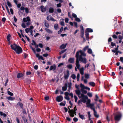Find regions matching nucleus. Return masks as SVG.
Listing matches in <instances>:
<instances>
[{"label":"nucleus","instance_id":"obj_43","mask_svg":"<svg viewBox=\"0 0 123 123\" xmlns=\"http://www.w3.org/2000/svg\"><path fill=\"white\" fill-rule=\"evenodd\" d=\"M7 4L8 6L10 7H12V6L11 3L9 2L8 1H7Z\"/></svg>","mask_w":123,"mask_h":123},{"label":"nucleus","instance_id":"obj_37","mask_svg":"<svg viewBox=\"0 0 123 123\" xmlns=\"http://www.w3.org/2000/svg\"><path fill=\"white\" fill-rule=\"evenodd\" d=\"M87 52L88 53L90 54H92V50L91 49H88Z\"/></svg>","mask_w":123,"mask_h":123},{"label":"nucleus","instance_id":"obj_6","mask_svg":"<svg viewBox=\"0 0 123 123\" xmlns=\"http://www.w3.org/2000/svg\"><path fill=\"white\" fill-rule=\"evenodd\" d=\"M78 53V57H80V56L82 57V56L85 57L86 56V54L84 52H83L82 50H80L77 51Z\"/></svg>","mask_w":123,"mask_h":123},{"label":"nucleus","instance_id":"obj_63","mask_svg":"<svg viewBox=\"0 0 123 123\" xmlns=\"http://www.w3.org/2000/svg\"><path fill=\"white\" fill-rule=\"evenodd\" d=\"M57 12L59 13H60L61 12V10L60 8L58 9H57Z\"/></svg>","mask_w":123,"mask_h":123},{"label":"nucleus","instance_id":"obj_50","mask_svg":"<svg viewBox=\"0 0 123 123\" xmlns=\"http://www.w3.org/2000/svg\"><path fill=\"white\" fill-rule=\"evenodd\" d=\"M66 104V102L65 101L64 103L61 102L60 103L59 105L61 106H65Z\"/></svg>","mask_w":123,"mask_h":123},{"label":"nucleus","instance_id":"obj_35","mask_svg":"<svg viewBox=\"0 0 123 123\" xmlns=\"http://www.w3.org/2000/svg\"><path fill=\"white\" fill-rule=\"evenodd\" d=\"M54 28L56 30H57L58 28V25L57 24H56L54 25Z\"/></svg>","mask_w":123,"mask_h":123},{"label":"nucleus","instance_id":"obj_31","mask_svg":"<svg viewBox=\"0 0 123 123\" xmlns=\"http://www.w3.org/2000/svg\"><path fill=\"white\" fill-rule=\"evenodd\" d=\"M75 57L76 58V64H75L76 67H75V70L76 71H77V68H76V67H77V52H76V53Z\"/></svg>","mask_w":123,"mask_h":123},{"label":"nucleus","instance_id":"obj_11","mask_svg":"<svg viewBox=\"0 0 123 123\" xmlns=\"http://www.w3.org/2000/svg\"><path fill=\"white\" fill-rule=\"evenodd\" d=\"M80 71V73L81 74L83 75L84 74V69L83 67H82L79 70Z\"/></svg>","mask_w":123,"mask_h":123},{"label":"nucleus","instance_id":"obj_55","mask_svg":"<svg viewBox=\"0 0 123 123\" xmlns=\"http://www.w3.org/2000/svg\"><path fill=\"white\" fill-rule=\"evenodd\" d=\"M81 33V35L80 36L81 37L83 38V37L84 36V32H80Z\"/></svg>","mask_w":123,"mask_h":123},{"label":"nucleus","instance_id":"obj_15","mask_svg":"<svg viewBox=\"0 0 123 123\" xmlns=\"http://www.w3.org/2000/svg\"><path fill=\"white\" fill-rule=\"evenodd\" d=\"M86 32H93V30L92 29L90 28H87L85 31Z\"/></svg>","mask_w":123,"mask_h":123},{"label":"nucleus","instance_id":"obj_17","mask_svg":"<svg viewBox=\"0 0 123 123\" xmlns=\"http://www.w3.org/2000/svg\"><path fill=\"white\" fill-rule=\"evenodd\" d=\"M6 98L8 100H13L15 99V98H14L12 97L11 96L7 97H6Z\"/></svg>","mask_w":123,"mask_h":123},{"label":"nucleus","instance_id":"obj_1","mask_svg":"<svg viewBox=\"0 0 123 123\" xmlns=\"http://www.w3.org/2000/svg\"><path fill=\"white\" fill-rule=\"evenodd\" d=\"M11 49L15 51L17 53L19 54L22 52V50L21 48L19 46L14 44L11 45Z\"/></svg>","mask_w":123,"mask_h":123},{"label":"nucleus","instance_id":"obj_39","mask_svg":"<svg viewBox=\"0 0 123 123\" xmlns=\"http://www.w3.org/2000/svg\"><path fill=\"white\" fill-rule=\"evenodd\" d=\"M80 86L81 87V89H85V87L84 85L81 83L80 84Z\"/></svg>","mask_w":123,"mask_h":123},{"label":"nucleus","instance_id":"obj_36","mask_svg":"<svg viewBox=\"0 0 123 123\" xmlns=\"http://www.w3.org/2000/svg\"><path fill=\"white\" fill-rule=\"evenodd\" d=\"M79 117L81 119H83L84 118V117L83 115L80 114V113H79Z\"/></svg>","mask_w":123,"mask_h":123},{"label":"nucleus","instance_id":"obj_13","mask_svg":"<svg viewBox=\"0 0 123 123\" xmlns=\"http://www.w3.org/2000/svg\"><path fill=\"white\" fill-rule=\"evenodd\" d=\"M94 116L97 118H98L99 117L98 115L97 114V112L95 111V110H94Z\"/></svg>","mask_w":123,"mask_h":123},{"label":"nucleus","instance_id":"obj_45","mask_svg":"<svg viewBox=\"0 0 123 123\" xmlns=\"http://www.w3.org/2000/svg\"><path fill=\"white\" fill-rule=\"evenodd\" d=\"M85 78L86 79H88L89 78V75L88 74H85Z\"/></svg>","mask_w":123,"mask_h":123},{"label":"nucleus","instance_id":"obj_8","mask_svg":"<svg viewBox=\"0 0 123 123\" xmlns=\"http://www.w3.org/2000/svg\"><path fill=\"white\" fill-rule=\"evenodd\" d=\"M63 99V97L62 96H57L56 98V100L58 102L62 101Z\"/></svg>","mask_w":123,"mask_h":123},{"label":"nucleus","instance_id":"obj_59","mask_svg":"<svg viewBox=\"0 0 123 123\" xmlns=\"http://www.w3.org/2000/svg\"><path fill=\"white\" fill-rule=\"evenodd\" d=\"M65 98L68 100H70V98L68 96H65Z\"/></svg>","mask_w":123,"mask_h":123},{"label":"nucleus","instance_id":"obj_34","mask_svg":"<svg viewBox=\"0 0 123 123\" xmlns=\"http://www.w3.org/2000/svg\"><path fill=\"white\" fill-rule=\"evenodd\" d=\"M84 89H81V91L82 94H86L87 93V91L86 90H85Z\"/></svg>","mask_w":123,"mask_h":123},{"label":"nucleus","instance_id":"obj_38","mask_svg":"<svg viewBox=\"0 0 123 123\" xmlns=\"http://www.w3.org/2000/svg\"><path fill=\"white\" fill-rule=\"evenodd\" d=\"M88 47L89 46H87L84 47L83 49L84 51H85L88 49Z\"/></svg>","mask_w":123,"mask_h":123},{"label":"nucleus","instance_id":"obj_61","mask_svg":"<svg viewBox=\"0 0 123 123\" xmlns=\"http://www.w3.org/2000/svg\"><path fill=\"white\" fill-rule=\"evenodd\" d=\"M65 22L66 23H68V21H69V19L68 18H65Z\"/></svg>","mask_w":123,"mask_h":123},{"label":"nucleus","instance_id":"obj_20","mask_svg":"<svg viewBox=\"0 0 123 123\" xmlns=\"http://www.w3.org/2000/svg\"><path fill=\"white\" fill-rule=\"evenodd\" d=\"M86 107H90L91 109H92V107H94V104H91L89 105H87Z\"/></svg>","mask_w":123,"mask_h":123},{"label":"nucleus","instance_id":"obj_53","mask_svg":"<svg viewBox=\"0 0 123 123\" xmlns=\"http://www.w3.org/2000/svg\"><path fill=\"white\" fill-rule=\"evenodd\" d=\"M58 7H61L62 6V4L61 3H60L58 4H57L56 5Z\"/></svg>","mask_w":123,"mask_h":123},{"label":"nucleus","instance_id":"obj_52","mask_svg":"<svg viewBox=\"0 0 123 123\" xmlns=\"http://www.w3.org/2000/svg\"><path fill=\"white\" fill-rule=\"evenodd\" d=\"M71 77L73 79H74L76 78V76L74 74H73L71 75Z\"/></svg>","mask_w":123,"mask_h":123},{"label":"nucleus","instance_id":"obj_12","mask_svg":"<svg viewBox=\"0 0 123 123\" xmlns=\"http://www.w3.org/2000/svg\"><path fill=\"white\" fill-rule=\"evenodd\" d=\"M86 37L87 40L88 41L89 40V34L88 32H86L85 31Z\"/></svg>","mask_w":123,"mask_h":123},{"label":"nucleus","instance_id":"obj_54","mask_svg":"<svg viewBox=\"0 0 123 123\" xmlns=\"http://www.w3.org/2000/svg\"><path fill=\"white\" fill-rule=\"evenodd\" d=\"M25 11L26 13H28L29 12V10L26 7L25 9Z\"/></svg>","mask_w":123,"mask_h":123},{"label":"nucleus","instance_id":"obj_21","mask_svg":"<svg viewBox=\"0 0 123 123\" xmlns=\"http://www.w3.org/2000/svg\"><path fill=\"white\" fill-rule=\"evenodd\" d=\"M72 86V83L71 82H69V83H68V91L69 92H70V90L71 89V86Z\"/></svg>","mask_w":123,"mask_h":123},{"label":"nucleus","instance_id":"obj_2","mask_svg":"<svg viewBox=\"0 0 123 123\" xmlns=\"http://www.w3.org/2000/svg\"><path fill=\"white\" fill-rule=\"evenodd\" d=\"M70 106H69L68 107V108L69 109V110L68 111V112L70 116L72 117H73L74 116V114L76 115V113L75 112L76 110V106H75V107L74 108V109L71 110L70 108H69Z\"/></svg>","mask_w":123,"mask_h":123},{"label":"nucleus","instance_id":"obj_19","mask_svg":"<svg viewBox=\"0 0 123 123\" xmlns=\"http://www.w3.org/2000/svg\"><path fill=\"white\" fill-rule=\"evenodd\" d=\"M69 24L71 26H73L74 24V26L77 27V23L76 22H74L73 23L72 22H69Z\"/></svg>","mask_w":123,"mask_h":123},{"label":"nucleus","instance_id":"obj_44","mask_svg":"<svg viewBox=\"0 0 123 123\" xmlns=\"http://www.w3.org/2000/svg\"><path fill=\"white\" fill-rule=\"evenodd\" d=\"M111 46L112 47H113L114 46H116V44L115 43H114L113 42H111V45H110V47H111Z\"/></svg>","mask_w":123,"mask_h":123},{"label":"nucleus","instance_id":"obj_22","mask_svg":"<svg viewBox=\"0 0 123 123\" xmlns=\"http://www.w3.org/2000/svg\"><path fill=\"white\" fill-rule=\"evenodd\" d=\"M89 84L91 86L94 87L95 85V83L93 82H90L89 83Z\"/></svg>","mask_w":123,"mask_h":123},{"label":"nucleus","instance_id":"obj_14","mask_svg":"<svg viewBox=\"0 0 123 123\" xmlns=\"http://www.w3.org/2000/svg\"><path fill=\"white\" fill-rule=\"evenodd\" d=\"M40 8L41 9V11L42 12H45L46 11V8L45 7H44L43 6H41Z\"/></svg>","mask_w":123,"mask_h":123},{"label":"nucleus","instance_id":"obj_25","mask_svg":"<svg viewBox=\"0 0 123 123\" xmlns=\"http://www.w3.org/2000/svg\"><path fill=\"white\" fill-rule=\"evenodd\" d=\"M45 30L49 34L52 33V32L48 28H45Z\"/></svg>","mask_w":123,"mask_h":123},{"label":"nucleus","instance_id":"obj_24","mask_svg":"<svg viewBox=\"0 0 123 123\" xmlns=\"http://www.w3.org/2000/svg\"><path fill=\"white\" fill-rule=\"evenodd\" d=\"M68 61L70 63H73L74 62V58H69L68 60Z\"/></svg>","mask_w":123,"mask_h":123},{"label":"nucleus","instance_id":"obj_58","mask_svg":"<svg viewBox=\"0 0 123 123\" xmlns=\"http://www.w3.org/2000/svg\"><path fill=\"white\" fill-rule=\"evenodd\" d=\"M112 37L114 39H117V36L115 34L113 35Z\"/></svg>","mask_w":123,"mask_h":123},{"label":"nucleus","instance_id":"obj_64","mask_svg":"<svg viewBox=\"0 0 123 123\" xmlns=\"http://www.w3.org/2000/svg\"><path fill=\"white\" fill-rule=\"evenodd\" d=\"M36 50L37 52H40L41 51V49L38 48H36Z\"/></svg>","mask_w":123,"mask_h":123},{"label":"nucleus","instance_id":"obj_47","mask_svg":"<svg viewBox=\"0 0 123 123\" xmlns=\"http://www.w3.org/2000/svg\"><path fill=\"white\" fill-rule=\"evenodd\" d=\"M11 37V35L10 34H9L7 37V39L8 41H9L10 39V37Z\"/></svg>","mask_w":123,"mask_h":123},{"label":"nucleus","instance_id":"obj_7","mask_svg":"<svg viewBox=\"0 0 123 123\" xmlns=\"http://www.w3.org/2000/svg\"><path fill=\"white\" fill-rule=\"evenodd\" d=\"M69 75V71L68 70H67L66 72L64 74V77L65 79H68Z\"/></svg>","mask_w":123,"mask_h":123},{"label":"nucleus","instance_id":"obj_46","mask_svg":"<svg viewBox=\"0 0 123 123\" xmlns=\"http://www.w3.org/2000/svg\"><path fill=\"white\" fill-rule=\"evenodd\" d=\"M67 67L69 69H71L72 68V67L71 65L70 64L67 65Z\"/></svg>","mask_w":123,"mask_h":123},{"label":"nucleus","instance_id":"obj_10","mask_svg":"<svg viewBox=\"0 0 123 123\" xmlns=\"http://www.w3.org/2000/svg\"><path fill=\"white\" fill-rule=\"evenodd\" d=\"M23 21L24 22H26L27 21H30V19L29 16H27L26 18H24L23 19Z\"/></svg>","mask_w":123,"mask_h":123},{"label":"nucleus","instance_id":"obj_41","mask_svg":"<svg viewBox=\"0 0 123 123\" xmlns=\"http://www.w3.org/2000/svg\"><path fill=\"white\" fill-rule=\"evenodd\" d=\"M25 31L26 33L29 32L30 31V29L28 28H27L25 30Z\"/></svg>","mask_w":123,"mask_h":123},{"label":"nucleus","instance_id":"obj_23","mask_svg":"<svg viewBox=\"0 0 123 123\" xmlns=\"http://www.w3.org/2000/svg\"><path fill=\"white\" fill-rule=\"evenodd\" d=\"M54 9L52 7H50L49 9V12L50 13H53L54 12Z\"/></svg>","mask_w":123,"mask_h":123},{"label":"nucleus","instance_id":"obj_16","mask_svg":"<svg viewBox=\"0 0 123 123\" xmlns=\"http://www.w3.org/2000/svg\"><path fill=\"white\" fill-rule=\"evenodd\" d=\"M56 68V67L55 65H54L53 66H51L50 67L49 70L50 71L53 69L54 70H55Z\"/></svg>","mask_w":123,"mask_h":123},{"label":"nucleus","instance_id":"obj_42","mask_svg":"<svg viewBox=\"0 0 123 123\" xmlns=\"http://www.w3.org/2000/svg\"><path fill=\"white\" fill-rule=\"evenodd\" d=\"M87 95L88 96L90 97H92V93L90 92H88L87 93Z\"/></svg>","mask_w":123,"mask_h":123},{"label":"nucleus","instance_id":"obj_27","mask_svg":"<svg viewBox=\"0 0 123 123\" xmlns=\"http://www.w3.org/2000/svg\"><path fill=\"white\" fill-rule=\"evenodd\" d=\"M72 17L75 18V20L77 21V16L74 13H73L72 14Z\"/></svg>","mask_w":123,"mask_h":123},{"label":"nucleus","instance_id":"obj_40","mask_svg":"<svg viewBox=\"0 0 123 123\" xmlns=\"http://www.w3.org/2000/svg\"><path fill=\"white\" fill-rule=\"evenodd\" d=\"M68 17L71 18L72 20H73V18L72 17V16L71 15L70 13V12H68Z\"/></svg>","mask_w":123,"mask_h":123},{"label":"nucleus","instance_id":"obj_29","mask_svg":"<svg viewBox=\"0 0 123 123\" xmlns=\"http://www.w3.org/2000/svg\"><path fill=\"white\" fill-rule=\"evenodd\" d=\"M78 86H77V95H78V96L79 97V98H81V97L79 95H80V91L78 89Z\"/></svg>","mask_w":123,"mask_h":123},{"label":"nucleus","instance_id":"obj_48","mask_svg":"<svg viewBox=\"0 0 123 123\" xmlns=\"http://www.w3.org/2000/svg\"><path fill=\"white\" fill-rule=\"evenodd\" d=\"M80 65L79 64V61L77 60V69L79 70L80 68Z\"/></svg>","mask_w":123,"mask_h":123},{"label":"nucleus","instance_id":"obj_62","mask_svg":"<svg viewBox=\"0 0 123 123\" xmlns=\"http://www.w3.org/2000/svg\"><path fill=\"white\" fill-rule=\"evenodd\" d=\"M38 59L39 60L40 59H41L42 60H44L43 57L41 55H40L39 56V57L38 58Z\"/></svg>","mask_w":123,"mask_h":123},{"label":"nucleus","instance_id":"obj_18","mask_svg":"<svg viewBox=\"0 0 123 123\" xmlns=\"http://www.w3.org/2000/svg\"><path fill=\"white\" fill-rule=\"evenodd\" d=\"M67 45V44L66 43L65 44H62L60 46V48L61 49H62L65 48Z\"/></svg>","mask_w":123,"mask_h":123},{"label":"nucleus","instance_id":"obj_26","mask_svg":"<svg viewBox=\"0 0 123 123\" xmlns=\"http://www.w3.org/2000/svg\"><path fill=\"white\" fill-rule=\"evenodd\" d=\"M23 76V75L22 74L18 73V74L17 77L18 78H19L22 77Z\"/></svg>","mask_w":123,"mask_h":123},{"label":"nucleus","instance_id":"obj_30","mask_svg":"<svg viewBox=\"0 0 123 123\" xmlns=\"http://www.w3.org/2000/svg\"><path fill=\"white\" fill-rule=\"evenodd\" d=\"M63 27H62L61 28L60 30L58 31V34H60L63 31Z\"/></svg>","mask_w":123,"mask_h":123},{"label":"nucleus","instance_id":"obj_60","mask_svg":"<svg viewBox=\"0 0 123 123\" xmlns=\"http://www.w3.org/2000/svg\"><path fill=\"white\" fill-rule=\"evenodd\" d=\"M21 26L24 28H25L26 27L24 23H22Z\"/></svg>","mask_w":123,"mask_h":123},{"label":"nucleus","instance_id":"obj_28","mask_svg":"<svg viewBox=\"0 0 123 123\" xmlns=\"http://www.w3.org/2000/svg\"><path fill=\"white\" fill-rule=\"evenodd\" d=\"M17 105H19L20 107L22 109H23V104L22 103L18 102V103Z\"/></svg>","mask_w":123,"mask_h":123},{"label":"nucleus","instance_id":"obj_32","mask_svg":"<svg viewBox=\"0 0 123 123\" xmlns=\"http://www.w3.org/2000/svg\"><path fill=\"white\" fill-rule=\"evenodd\" d=\"M80 27L81 29L80 32H84V28L82 25L80 26Z\"/></svg>","mask_w":123,"mask_h":123},{"label":"nucleus","instance_id":"obj_4","mask_svg":"<svg viewBox=\"0 0 123 123\" xmlns=\"http://www.w3.org/2000/svg\"><path fill=\"white\" fill-rule=\"evenodd\" d=\"M122 114L120 112H118L114 116V120L116 121H119L121 119Z\"/></svg>","mask_w":123,"mask_h":123},{"label":"nucleus","instance_id":"obj_5","mask_svg":"<svg viewBox=\"0 0 123 123\" xmlns=\"http://www.w3.org/2000/svg\"><path fill=\"white\" fill-rule=\"evenodd\" d=\"M78 53L77 52V60L80 61L81 62H82L85 64H86V59L85 58H83L80 56V57H78Z\"/></svg>","mask_w":123,"mask_h":123},{"label":"nucleus","instance_id":"obj_9","mask_svg":"<svg viewBox=\"0 0 123 123\" xmlns=\"http://www.w3.org/2000/svg\"><path fill=\"white\" fill-rule=\"evenodd\" d=\"M69 82H67L65 83L64 85V86L62 87V90L63 91H66L67 89V87L68 86V83Z\"/></svg>","mask_w":123,"mask_h":123},{"label":"nucleus","instance_id":"obj_49","mask_svg":"<svg viewBox=\"0 0 123 123\" xmlns=\"http://www.w3.org/2000/svg\"><path fill=\"white\" fill-rule=\"evenodd\" d=\"M7 93L9 95L11 96H13V94L9 91H8Z\"/></svg>","mask_w":123,"mask_h":123},{"label":"nucleus","instance_id":"obj_57","mask_svg":"<svg viewBox=\"0 0 123 123\" xmlns=\"http://www.w3.org/2000/svg\"><path fill=\"white\" fill-rule=\"evenodd\" d=\"M32 43H31V44L32 45H36V43L33 40H32Z\"/></svg>","mask_w":123,"mask_h":123},{"label":"nucleus","instance_id":"obj_56","mask_svg":"<svg viewBox=\"0 0 123 123\" xmlns=\"http://www.w3.org/2000/svg\"><path fill=\"white\" fill-rule=\"evenodd\" d=\"M66 51V49H65L63 50H62L61 52H60V54L64 53Z\"/></svg>","mask_w":123,"mask_h":123},{"label":"nucleus","instance_id":"obj_51","mask_svg":"<svg viewBox=\"0 0 123 123\" xmlns=\"http://www.w3.org/2000/svg\"><path fill=\"white\" fill-rule=\"evenodd\" d=\"M44 24H45V27H46L47 28L49 27V24L48 23L46 22H45V21Z\"/></svg>","mask_w":123,"mask_h":123},{"label":"nucleus","instance_id":"obj_33","mask_svg":"<svg viewBox=\"0 0 123 123\" xmlns=\"http://www.w3.org/2000/svg\"><path fill=\"white\" fill-rule=\"evenodd\" d=\"M87 101L86 102V104L87 105H89L90 104L91 100L90 99H88Z\"/></svg>","mask_w":123,"mask_h":123},{"label":"nucleus","instance_id":"obj_3","mask_svg":"<svg viewBox=\"0 0 123 123\" xmlns=\"http://www.w3.org/2000/svg\"><path fill=\"white\" fill-rule=\"evenodd\" d=\"M80 95L81 97L82 98H81L79 101H81L84 103H86V100L88 99L87 96L86 95H85L84 94L82 93Z\"/></svg>","mask_w":123,"mask_h":123}]
</instances>
